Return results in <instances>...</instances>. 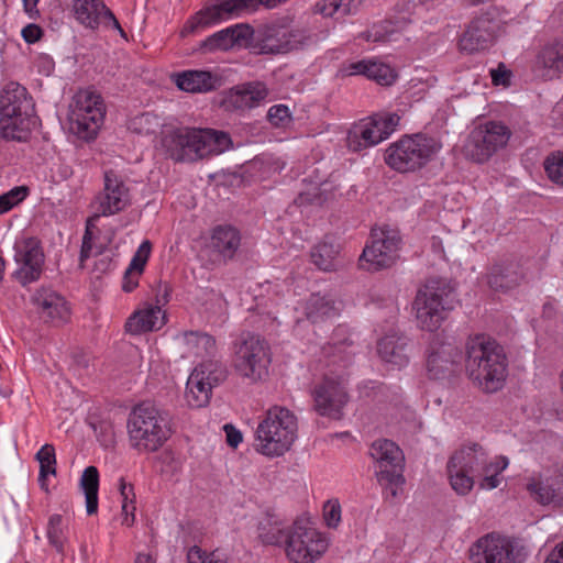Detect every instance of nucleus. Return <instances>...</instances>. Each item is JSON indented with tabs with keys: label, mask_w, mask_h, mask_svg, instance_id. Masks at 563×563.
I'll list each match as a JSON object with an SVG mask.
<instances>
[{
	"label": "nucleus",
	"mask_w": 563,
	"mask_h": 563,
	"mask_svg": "<svg viewBox=\"0 0 563 563\" xmlns=\"http://www.w3.org/2000/svg\"><path fill=\"white\" fill-rule=\"evenodd\" d=\"M507 356L504 347L487 334H475L465 342V371L481 389L495 393L507 377Z\"/></svg>",
	"instance_id": "1"
},
{
	"label": "nucleus",
	"mask_w": 563,
	"mask_h": 563,
	"mask_svg": "<svg viewBox=\"0 0 563 563\" xmlns=\"http://www.w3.org/2000/svg\"><path fill=\"white\" fill-rule=\"evenodd\" d=\"M162 143L175 162H196L232 146L230 134L214 129H177L167 133Z\"/></svg>",
	"instance_id": "2"
},
{
	"label": "nucleus",
	"mask_w": 563,
	"mask_h": 563,
	"mask_svg": "<svg viewBox=\"0 0 563 563\" xmlns=\"http://www.w3.org/2000/svg\"><path fill=\"white\" fill-rule=\"evenodd\" d=\"M126 429L131 448L140 453L159 450L173 432L169 413L150 401L133 407Z\"/></svg>",
	"instance_id": "3"
},
{
	"label": "nucleus",
	"mask_w": 563,
	"mask_h": 563,
	"mask_svg": "<svg viewBox=\"0 0 563 563\" xmlns=\"http://www.w3.org/2000/svg\"><path fill=\"white\" fill-rule=\"evenodd\" d=\"M36 124L35 106L26 88L8 82L0 92V133L5 140L26 141Z\"/></svg>",
	"instance_id": "4"
},
{
	"label": "nucleus",
	"mask_w": 563,
	"mask_h": 563,
	"mask_svg": "<svg viewBox=\"0 0 563 563\" xmlns=\"http://www.w3.org/2000/svg\"><path fill=\"white\" fill-rule=\"evenodd\" d=\"M296 416L287 408L274 406L267 410L255 432V450L268 457L282 456L297 438Z\"/></svg>",
	"instance_id": "5"
},
{
	"label": "nucleus",
	"mask_w": 563,
	"mask_h": 563,
	"mask_svg": "<svg viewBox=\"0 0 563 563\" xmlns=\"http://www.w3.org/2000/svg\"><path fill=\"white\" fill-rule=\"evenodd\" d=\"M455 303V289L449 280L429 278L418 290L413 301L418 325L430 332L438 330Z\"/></svg>",
	"instance_id": "6"
},
{
	"label": "nucleus",
	"mask_w": 563,
	"mask_h": 563,
	"mask_svg": "<svg viewBox=\"0 0 563 563\" xmlns=\"http://www.w3.org/2000/svg\"><path fill=\"white\" fill-rule=\"evenodd\" d=\"M441 148V143L426 134L404 136L386 150L385 162L400 173L415 172L424 166Z\"/></svg>",
	"instance_id": "7"
},
{
	"label": "nucleus",
	"mask_w": 563,
	"mask_h": 563,
	"mask_svg": "<svg viewBox=\"0 0 563 563\" xmlns=\"http://www.w3.org/2000/svg\"><path fill=\"white\" fill-rule=\"evenodd\" d=\"M272 362L268 343L257 334L243 332L234 342V371L252 383L265 379Z\"/></svg>",
	"instance_id": "8"
},
{
	"label": "nucleus",
	"mask_w": 563,
	"mask_h": 563,
	"mask_svg": "<svg viewBox=\"0 0 563 563\" xmlns=\"http://www.w3.org/2000/svg\"><path fill=\"white\" fill-rule=\"evenodd\" d=\"M301 30L278 22L263 24L253 30L250 26V38L246 45L258 55L286 54L297 49L303 42Z\"/></svg>",
	"instance_id": "9"
},
{
	"label": "nucleus",
	"mask_w": 563,
	"mask_h": 563,
	"mask_svg": "<svg viewBox=\"0 0 563 563\" xmlns=\"http://www.w3.org/2000/svg\"><path fill=\"white\" fill-rule=\"evenodd\" d=\"M106 107L93 90L78 91L69 106L70 130L85 141L93 140L103 123Z\"/></svg>",
	"instance_id": "10"
},
{
	"label": "nucleus",
	"mask_w": 563,
	"mask_h": 563,
	"mask_svg": "<svg viewBox=\"0 0 563 563\" xmlns=\"http://www.w3.org/2000/svg\"><path fill=\"white\" fill-rule=\"evenodd\" d=\"M287 0H218L214 4L208 5L197 12L184 26L181 35L192 33L199 27H207L243 12H251L263 5L267 9L276 8Z\"/></svg>",
	"instance_id": "11"
},
{
	"label": "nucleus",
	"mask_w": 563,
	"mask_h": 563,
	"mask_svg": "<svg viewBox=\"0 0 563 563\" xmlns=\"http://www.w3.org/2000/svg\"><path fill=\"white\" fill-rule=\"evenodd\" d=\"M328 549V541L308 521L297 520L287 529L285 552L294 563H313Z\"/></svg>",
	"instance_id": "12"
},
{
	"label": "nucleus",
	"mask_w": 563,
	"mask_h": 563,
	"mask_svg": "<svg viewBox=\"0 0 563 563\" xmlns=\"http://www.w3.org/2000/svg\"><path fill=\"white\" fill-rule=\"evenodd\" d=\"M510 136L511 131L507 125L496 121L486 122L470 133L464 154L475 163H485L507 145Z\"/></svg>",
	"instance_id": "13"
},
{
	"label": "nucleus",
	"mask_w": 563,
	"mask_h": 563,
	"mask_svg": "<svg viewBox=\"0 0 563 563\" xmlns=\"http://www.w3.org/2000/svg\"><path fill=\"white\" fill-rule=\"evenodd\" d=\"M371 235L372 243L364 247L358 260L360 266L373 272L393 266L399 257V232L388 228L373 229Z\"/></svg>",
	"instance_id": "14"
},
{
	"label": "nucleus",
	"mask_w": 563,
	"mask_h": 563,
	"mask_svg": "<svg viewBox=\"0 0 563 563\" xmlns=\"http://www.w3.org/2000/svg\"><path fill=\"white\" fill-rule=\"evenodd\" d=\"M310 396L313 411L331 420H341L350 401L344 380L328 375L311 388Z\"/></svg>",
	"instance_id": "15"
},
{
	"label": "nucleus",
	"mask_w": 563,
	"mask_h": 563,
	"mask_svg": "<svg viewBox=\"0 0 563 563\" xmlns=\"http://www.w3.org/2000/svg\"><path fill=\"white\" fill-rule=\"evenodd\" d=\"M369 455L377 464L378 482L382 485L390 486L391 495L396 496V488L405 483L402 451L395 442L379 439L372 443Z\"/></svg>",
	"instance_id": "16"
},
{
	"label": "nucleus",
	"mask_w": 563,
	"mask_h": 563,
	"mask_svg": "<svg viewBox=\"0 0 563 563\" xmlns=\"http://www.w3.org/2000/svg\"><path fill=\"white\" fill-rule=\"evenodd\" d=\"M512 539L495 533L479 538L470 549L471 563H522L523 555Z\"/></svg>",
	"instance_id": "17"
},
{
	"label": "nucleus",
	"mask_w": 563,
	"mask_h": 563,
	"mask_svg": "<svg viewBox=\"0 0 563 563\" xmlns=\"http://www.w3.org/2000/svg\"><path fill=\"white\" fill-rule=\"evenodd\" d=\"M130 203L129 188L114 170H106L103 175V190L95 200L96 212L92 216L108 217L124 210Z\"/></svg>",
	"instance_id": "18"
},
{
	"label": "nucleus",
	"mask_w": 563,
	"mask_h": 563,
	"mask_svg": "<svg viewBox=\"0 0 563 563\" xmlns=\"http://www.w3.org/2000/svg\"><path fill=\"white\" fill-rule=\"evenodd\" d=\"M498 21L490 12H484L474 18L460 38V47L467 53L488 48L496 38Z\"/></svg>",
	"instance_id": "19"
},
{
	"label": "nucleus",
	"mask_w": 563,
	"mask_h": 563,
	"mask_svg": "<svg viewBox=\"0 0 563 563\" xmlns=\"http://www.w3.org/2000/svg\"><path fill=\"white\" fill-rule=\"evenodd\" d=\"M536 78L548 81L563 76V40H552L537 51L531 65Z\"/></svg>",
	"instance_id": "20"
},
{
	"label": "nucleus",
	"mask_w": 563,
	"mask_h": 563,
	"mask_svg": "<svg viewBox=\"0 0 563 563\" xmlns=\"http://www.w3.org/2000/svg\"><path fill=\"white\" fill-rule=\"evenodd\" d=\"M73 8L76 19L85 26L96 29L99 24H103L118 30L122 37H126L119 21L102 0H76V2L73 3Z\"/></svg>",
	"instance_id": "21"
},
{
	"label": "nucleus",
	"mask_w": 563,
	"mask_h": 563,
	"mask_svg": "<svg viewBox=\"0 0 563 563\" xmlns=\"http://www.w3.org/2000/svg\"><path fill=\"white\" fill-rule=\"evenodd\" d=\"M32 303L44 322L62 324L69 319L66 299L51 288H40L31 297Z\"/></svg>",
	"instance_id": "22"
},
{
	"label": "nucleus",
	"mask_w": 563,
	"mask_h": 563,
	"mask_svg": "<svg viewBox=\"0 0 563 563\" xmlns=\"http://www.w3.org/2000/svg\"><path fill=\"white\" fill-rule=\"evenodd\" d=\"M462 354L451 343L433 342L427 356V372L430 378L441 379L454 372Z\"/></svg>",
	"instance_id": "23"
},
{
	"label": "nucleus",
	"mask_w": 563,
	"mask_h": 563,
	"mask_svg": "<svg viewBox=\"0 0 563 563\" xmlns=\"http://www.w3.org/2000/svg\"><path fill=\"white\" fill-rule=\"evenodd\" d=\"M527 490L541 505L563 506V465L553 475L531 477Z\"/></svg>",
	"instance_id": "24"
},
{
	"label": "nucleus",
	"mask_w": 563,
	"mask_h": 563,
	"mask_svg": "<svg viewBox=\"0 0 563 563\" xmlns=\"http://www.w3.org/2000/svg\"><path fill=\"white\" fill-rule=\"evenodd\" d=\"M268 96V88L262 81H249L230 89L223 100L227 110L244 111L258 107Z\"/></svg>",
	"instance_id": "25"
},
{
	"label": "nucleus",
	"mask_w": 563,
	"mask_h": 563,
	"mask_svg": "<svg viewBox=\"0 0 563 563\" xmlns=\"http://www.w3.org/2000/svg\"><path fill=\"white\" fill-rule=\"evenodd\" d=\"M525 278L526 272L520 262L506 260L492 266L487 283L494 290L507 291L518 287Z\"/></svg>",
	"instance_id": "26"
},
{
	"label": "nucleus",
	"mask_w": 563,
	"mask_h": 563,
	"mask_svg": "<svg viewBox=\"0 0 563 563\" xmlns=\"http://www.w3.org/2000/svg\"><path fill=\"white\" fill-rule=\"evenodd\" d=\"M16 261L22 263L16 274L23 285L37 280L44 264V253L40 242L35 239H27L24 242L23 251L16 255Z\"/></svg>",
	"instance_id": "27"
},
{
	"label": "nucleus",
	"mask_w": 563,
	"mask_h": 563,
	"mask_svg": "<svg viewBox=\"0 0 563 563\" xmlns=\"http://www.w3.org/2000/svg\"><path fill=\"white\" fill-rule=\"evenodd\" d=\"M379 128L376 126L373 118L355 123L347 132L346 144L353 152L374 146L384 141Z\"/></svg>",
	"instance_id": "28"
},
{
	"label": "nucleus",
	"mask_w": 563,
	"mask_h": 563,
	"mask_svg": "<svg viewBox=\"0 0 563 563\" xmlns=\"http://www.w3.org/2000/svg\"><path fill=\"white\" fill-rule=\"evenodd\" d=\"M165 324V313L159 306L148 305L135 311L125 322V330L131 334L155 331Z\"/></svg>",
	"instance_id": "29"
},
{
	"label": "nucleus",
	"mask_w": 563,
	"mask_h": 563,
	"mask_svg": "<svg viewBox=\"0 0 563 563\" xmlns=\"http://www.w3.org/2000/svg\"><path fill=\"white\" fill-rule=\"evenodd\" d=\"M249 38L250 25L236 24L212 34L201 44V47L207 52L228 51L234 45H241L244 41L249 42Z\"/></svg>",
	"instance_id": "30"
},
{
	"label": "nucleus",
	"mask_w": 563,
	"mask_h": 563,
	"mask_svg": "<svg viewBox=\"0 0 563 563\" xmlns=\"http://www.w3.org/2000/svg\"><path fill=\"white\" fill-rule=\"evenodd\" d=\"M241 245L240 231L229 224L217 225L211 233L210 247L223 260H232Z\"/></svg>",
	"instance_id": "31"
},
{
	"label": "nucleus",
	"mask_w": 563,
	"mask_h": 563,
	"mask_svg": "<svg viewBox=\"0 0 563 563\" xmlns=\"http://www.w3.org/2000/svg\"><path fill=\"white\" fill-rule=\"evenodd\" d=\"M346 75H363L383 86L391 85L396 78V74L389 65L374 59L351 63L346 68Z\"/></svg>",
	"instance_id": "32"
},
{
	"label": "nucleus",
	"mask_w": 563,
	"mask_h": 563,
	"mask_svg": "<svg viewBox=\"0 0 563 563\" xmlns=\"http://www.w3.org/2000/svg\"><path fill=\"white\" fill-rule=\"evenodd\" d=\"M176 86L187 92H208L216 90L219 86V78L207 70H186L175 75Z\"/></svg>",
	"instance_id": "33"
},
{
	"label": "nucleus",
	"mask_w": 563,
	"mask_h": 563,
	"mask_svg": "<svg viewBox=\"0 0 563 563\" xmlns=\"http://www.w3.org/2000/svg\"><path fill=\"white\" fill-rule=\"evenodd\" d=\"M340 302L331 295L312 294L306 302L305 313L312 323L323 322L340 313Z\"/></svg>",
	"instance_id": "34"
},
{
	"label": "nucleus",
	"mask_w": 563,
	"mask_h": 563,
	"mask_svg": "<svg viewBox=\"0 0 563 563\" xmlns=\"http://www.w3.org/2000/svg\"><path fill=\"white\" fill-rule=\"evenodd\" d=\"M377 351L386 363L398 367L408 363V339L406 336L388 334L379 340Z\"/></svg>",
	"instance_id": "35"
},
{
	"label": "nucleus",
	"mask_w": 563,
	"mask_h": 563,
	"mask_svg": "<svg viewBox=\"0 0 563 563\" xmlns=\"http://www.w3.org/2000/svg\"><path fill=\"white\" fill-rule=\"evenodd\" d=\"M486 451L478 443H472L457 450L451 457L452 466H460L462 470L476 476L479 468H483Z\"/></svg>",
	"instance_id": "36"
},
{
	"label": "nucleus",
	"mask_w": 563,
	"mask_h": 563,
	"mask_svg": "<svg viewBox=\"0 0 563 563\" xmlns=\"http://www.w3.org/2000/svg\"><path fill=\"white\" fill-rule=\"evenodd\" d=\"M212 388L210 383L200 376L198 371H192L188 377L185 390V399L191 408H202L210 402Z\"/></svg>",
	"instance_id": "37"
},
{
	"label": "nucleus",
	"mask_w": 563,
	"mask_h": 563,
	"mask_svg": "<svg viewBox=\"0 0 563 563\" xmlns=\"http://www.w3.org/2000/svg\"><path fill=\"white\" fill-rule=\"evenodd\" d=\"M181 340L189 355L205 357L212 355L216 351L214 339L206 332L186 331Z\"/></svg>",
	"instance_id": "38"
},
{
	"label": "nucleus",
	"mask_w": 563,
	"mask_h": 563,
	"mask_svg": "<svg viewBox=\"0 0 563 563\" xmlns=\"http://www.w3.org/2000/svg\"><path fill=\"white\" fill-rule=\"evenodd\" d=\"M98 220L99 216H91L86 221V229L82 236V243L79 255L80 268L85 267V262L88 258H90L92 255L101 254L104 250L103 245H99L95 242L99 233V228L97 225Z\"/></svg>",
	"instance_id": "39"
},
{
	"label": "nucleus",
	"mask_w": 563,
	"mask_h": 563,
	"mask_svg": "<svg viewBox=\"0 0 563 563\" xmlns=\"http://www.w3.org/2000/svg\"><path fill=\"white\" fill-rule=\"evenodd\" d=\"M80 488L86 498V511L89 516L98 511L99 472L96 466H88L82 472Z\"/></svg>",
	"instance_id": "40"
},
{
	"label": "nucleus",
	"mask_w": 563,
	"mask_h": 563,
	"mask_svg": "<svg viewBox=\"0 0 563 563\" xmlns=\"http://www.w3.org/2000/svg\"><path fill=\"white\" fill-rule=\"evenodd\" d=\"M340 245L322 242L317 244L311 251L312 263L322 271H335L339 265Z\"/></svg>",
	"instance_id": "41"
},
{
	"label": "nucleus",
	"mask_w": 563,
	"mask_h": 563,
	"mask_svg": "<svg viewBox=\"0 0 563 563\" xmlns=\"http://www.w3.org/2000/svg\"><path fill=\"white\" fill-rule=\"evenodd\" d=\"M360 5L361 0H322L317 8L323 16L342 20L346 15L355 13Z\"/></svg>",
	"instance_id": "42"
},
{
	"label": "nucleus",
	"mask_w": 563,
	"mask_h": 563,
	"mask_svg": "<svg viewBox=\"0 0 563 563\" xmlns=\"http://www.w3.org/2000/svg\"><path fill=\"white\" fill-rule=\"evenodd\" d=\"M508 461L506 457H496L488 460L486 456L483 468H479L476 477H482L481 487L493 489L498 487L500 479L499 474L507 467Z\"/></svg>",
	"instance_id": "43"
},
{
	"label": "nucleus",
	"mask_w": 563,
	"mask_h": 563,
	"mask_svg": "<svg viewBox=\"0 0 563 563\" xmlns=\"http://www.w3.org/2000/svg\"><path fill=\"white\" fill-rule=\"evenodd\" d=\"M287 529H284L279 519L274 515L267 518L258 526V536L266 544H284Z\"/></svg>",
	"instance_id": "44"
},
{
	"label": "nucleus",
	"mask_w": 563,
	"mask_h": 563,
	"mask_svg": "<svg viewBox=\"0 0 563 563\" xmlns=\"http://www.w3.org/2000/svg\"><path fill=\"white\" fill-rule=\"evenodd\" d=\"M194 371H198L200 376H205V380L210 383L211 388L224 382L228 375L225 365L213 360L200 363Z\"/></svg>",
	"instance_id": "45"
},
{
	"label": "nucleus",
	"mask_w": 563,
	"mask_h": 563,
	"mask_svg": "<svg viewBox=\"0 0 563 563\" xmlns=\"http://www.w3.org/2000/svg\"><path fill=\"white\" fill-rule=\"evenodd\" d=\"M448 474L452 488L459 495H466L474 486L475 475L462 470L460 466H452V462H448Z\"/></svg>",
	"instance_id": "46"
},
{
	"label": "nucleus",
	"mask_w": 563,
	"mask_h": 563,
	"mask_svg": "<svg viewBox=\"0 0 563 563\" xmlns=\"http://www.w3.org/2000/svg\"><path fill=\"white\" fill-rule=\"evenodd\" d=\"M46 536L48 542L55 550L64 554V544L66 536L63 530V517L60 515H53L48 519Z\"/></svg>",
	"instance_id": "47"
},
{
	"label": "nucleus",
	"mask_w": 563,
	"mask_h": 563,
	"mask_svg": "<svg viewBox=\"0 0 563 563\" xmlns=\"http://www.w3.org/2000/svg\"><path fill=\"white\" fill-rule=\"evenodd\" d=\"M543 166L550 180L563 188V151L548 155Z\"/></svg>",
	"instance_id": "48"
},
{
	"label": "nucleus",
	"mask_w": 563,
	"mask_h": 563,
	"mask_svg": "<svg viewBox=\"0 0 563 563\" xmlns=\"http://www.w3.org/2000/svg\"><path fill=\"white\" fill-rule=\"evenodd\" d=\"M120 494L122 497V512L125 515L123 525L130 527L134 522L135 495L133 492V486L128 485L123 478L120 479Z\"/></svg>",
	"instance_id": "49"
},
{
	"label": "nucleus",
	"mask_w": 563,
	"mask_h": 563,
	"mask_svg": "<svg viewBox=\"0 0 563 563\" xmlns=\"http://www.w3.org/2000/svg\"><path fill=\"white\" fill-rule=\"evenodd\" d=\"M27 196V188L24 186L14 187L0 196V214L11 210Z\"/></svg>",
	"instance_id": "50"
},
{
	"label": "nucleus",
	"mask_w": 563,
	"mask_h": 563,
	"mask_svg": "<svg viewBox=\"0 0 563 563\" xmlns=\"http://www.w3.org/2000/svg\"><path fill=\"white\" fill-rule=\"evenodd\" d=\"M151 250V242L147 240L143 241L139 246L137 251L135 252V254L133 255L128 269H130V272H135L136 274H142L148 261Z\"/></svg>",
	"instance_id": "51"
},
{
	"label": "nucleus",
	"mask_w": 563,
	"mask_h": 563,
	"mask_svg": "<svg viewBox=\"0 0 563 563\" xmlns=\"http://www.w3.org/2000/svg\"><path fill=\"white\" fill-rule=\"evenodd\" d=\"M267 120L275 128H285L291 122V114L287 106H272L267 112Z\"/></svg>",
	"instance_id": "52"
},
{
	"label": "nucleus",
	"mask_w": 563,
	"mask_h": 563,
	"mask_svg": "<svg viewBox=\"0 0 563 563\" xmlns=\"http://www.w3.org/2000/svg\"><path fill=\"white\" fill-rule=\"evenodd\" d=\"M397 32L391 22H386L384 25L374 26L368 33V38L374 42H391L396 41Z\"/></svg>",
	"instance_id": "53"
},
{
	"label": "nucleus",
	"mask_w": 563,
	"mask_h": 563,
	"mask_svg": "<svg viewBox=\"0 0 563 563\" xmlns=\"http://www.w3.org/2000/svg\"><path fill=\"white\" fill-rule=\"evenodd\" d=\"M373 120L376 126L379 128L380 132H384L382 136L384 140H386L395 131L400 118L399 115L393 113L386 115H375L373 117Z\"/></svg>",
	"instance_id": "54"
},
{
	"label": "nucleus",
	"mask_w": 563,
	"mask_h": 563,
	"mask_svg": "<svg viewBox=\"0 0 563 563\" xmlns=\"http://www.w3.org/2000/svg\"><path fill=\"white\" fill-rule=\"evenodd\" d=\"M323 516L329 528H335L341 520V506L338 500H329L323 507Z\"/></svg>",
	"instance_id": "55"
},
{
	"label": "nucleus",
	"mask_w": 563,
	"mask_h": 563,
	"mask_svg": "<svg viewBox=\"0 0 563 563\" xmlns=\"http://www.w3.org/2000/svg\"><path fill=\"white\" fill-rule=\"evenodd\" d=\"M40 464H56L55 448L52 444H44L35 455Z\"/></svg>",
	"instance_id": "56"
},
{
	"label": "nucleus",
	"mask_w": 563,
	"mask_h": 563,
	"mask_svg": "<svg viewBox=\"0 0 563 563\" xmlns=\"http://www.w3.org/2000/svg\"><path fill=\"white\" fill-rule=\"evenodd\" d=\"M48 475H56V464H40L38 483L46 493H48V485L46 483Z\"/></svg>",
	"instance_id": "57"
},
{
	"label": "nucleus",
	"mask_w": 563,
	"mask_h": 563,
	"mask_svg": "<svg viewBox=\"0 0 563 563\" xmlns=\"http://www.w3.org/2000/svg\"><path fill=\"white\" fill-rule=\"evenodd\" d=\"M141 275L142 274H136L135 272H130V269L126 268L123 276L122 289L125 292L133 291L139 285V278Z\"/></svg>",
	"instance_id": "58"
},
{
	"label": "nucleus",
	"mask_w": 563,
	"mask_h": 563,
	"mask_svg": "<svg viewBox=\"0 0 563 563\" xmlns=\"http://www.w3.org/2000/svg\"><path fill=\"white\" fill-rule=\"evenodd\" d=\"M22 36L27 43H35L42 36V29L36 24H29L22 30Z\"/></svg>",
	"instance_id": "59"
},
{
	"label": "nucleus",
	"mask_w": 563,
	"mask_h": 563,
	"mask_svg": "<svg viewBox=\"0 0 563 563\" xmlns=\"http://www.w3.org/2000/svg\"><path fill=\"white\" fill-rule=\"evenodd\" d=\"M151 120V115L148 113H143L141 114L140 117H136L132 120L131 122V128L137 132V133H144V134H150L152 133L153 131H151L150 129H145L144 128V124H147Z\"/></svg>",
	"instance_id": "60"
},
{
	"label": "nucleus",
	"mask_w": 563,
	"mask_h": 563,
	"mask_svg": "<svg viewBox=\"0 0 563 563\" xmlns=\"http://www.w3.org/2000/svg\"><path fill=\"white\" fill-rule=\"evenodd\" d=\"M224 431L227 433V442L230 446L236 448L242 442V433L232 424H225Z\"/></svg>",
	"instance_id": "61"
},
{
	"label": "nucleus",
	"mask_w": 563,
	"mask_h": 563,
	"mask_svg": "<svg viewBox=\"0 0 563 563\" xmlns=\"http://www.w3.org/2000/svg\"><path fill=\"white\" fill-rule=\"evenodd\" d=\"M214 556V554H212ZM188 563H224L221 560L218 559H209L205 560L202 559L201 550L198 547H194L190 549L188 553Z\"/></svg>",
	"instance_id": "62"
},
{
	"label": "nucleus",
	"mask_w": 563,
	"mask_h": 563,
	"mask_svg": "<svg viewBox=\"0 0 563 563\" xmlns=\"http://www.w3.org/2000/svg\"><path fill=\"white\" fill-rule=\"evenodd\" d=\"M544 563H563V541L551 551Z\"/></svg>",
	"instance_id": "63"
},
{
	"label": "nucleus",
	"mask_w": 563,
	"mask_h": 563,
	"mask_svg": "<svg viewBox=\"0 0 563 563\" xmlns=\"http://www.w3.org/2000/svg\"><path fill=\"white\" fill-rule=\"evenodd\" d=\"M25 13L31 18L35 19L38 15L37 3L40 0H22Z\"/></svg>",
	"instance_id": "64"
}]
</instances>
